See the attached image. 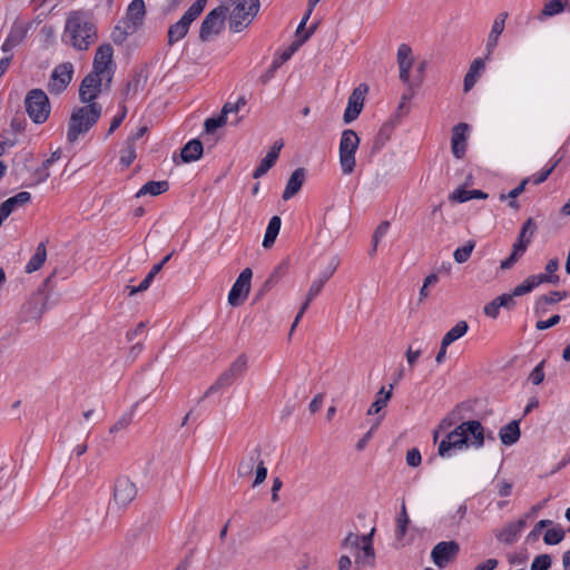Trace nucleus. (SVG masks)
I'll list each match as a JSON object with an SVG mask.
<instances>
[{"label":"nucleus","instance_id":"nucleus-1","mask_svg":"<svg viewBox=\"0 0 570 570\" xmlns=\"http://www.w3.org/2000/svg\"><path fill=\"white\" fill-rule=\"evenodd\" d=\"M484 441L482 424L476 420L465 421L446 434V438L439 444L438 453L444 458L452 449H463L469 445L479 449L484 445Z\"/></svg>","mask_w":570,"mask_h":570},{"label":"nucleus","instance_id":"nucleus-2","mask_svg":"<svg viewBox=\"0 0 570 570\" xmlns=\"http://www.w3.org/2000/svg\"><path fill=\"white\" fill-rule=\"evenodd\" d=\"M101 111L102 108L97 102L75 108L68 124L67 140L75 142L80 135L87 132L98 121Z\"/></svg>","mask_w":570,"mask_h":570},{"label":"nucleus","instance_id":"nucleus-3","mask_svg":"<svg viewBox=\"0 0 570 570\" xmlns=\"http://www.w3.org/2000/svg\"><path fill=\"white\" fill-rule=\"evenodd\" d=\"M66 29L70 35L73 47L79 50L88 49L97 37L95 26L86 21L78 12L68 18Z\"/></svg>","mask_w":570,"mask_h":570},{"label":"nucleus","instance_id":"nucleus-4","mask_svg":"<svg viewBox=\"0 0 570 570\" xmlns=\"http://www.w3.org/2000/svg\"><path fill=\"white\" fill-rule=\"evenodd\" d=\"M360 137L353 129H345L341 135L338 156L342 173L351 175L356 166L355 153L360 146Z\"/></svg>","mask_w":570,"mask_h":570},{"label":"nucleus","instance_id":"nucleus-5","mask_svg":"<svg viewBox=\"0 0 570 570\" xmlns=\"http://www.w3.org/2000/svg\"><path fill=\"white\" fill-rule=\"evenodd\" d=\"M27 114L36 124L45 122L50 115V102L41 89L30 90L24 98Z\"/></svg>","mask_w":570,"mask_h":570},{"label":"nucleus","instance_id":"nucleus-6","mask_svg":"<svg viewBox=\"0 0 570 570\" xmlns=\"http://www.w3.org/2000/svg\"><path fill=\"white\" fill-rule=\"evenodd\" d=\"M537 230V224L533 218H528L521 227L517 242L513 244L511 255L501 262L502 269L511 268L518 259L525 253L532 237Z\"/></svg>","mask_w":570,"mask_h":570},{"label":"nucleus","instance_id":"nucleus-7","mask_svg":"<svg viewBox=\"0 0 570 570\" xmlns=\"http://www.w3.org/2000/svg\"><path fill=\"white\" fill-rule=\"evenodd\" d=\"M259 10L258 0H243L233 7L229 14V28L233 32H239L246 28Z\"/></svg>","mask_w":570,"mask_h":570},{"label":"nucleus","instance_id":"nucleus-8","mask_svg":"<svg viewBox=\"0 0 570 570\" xmlns=\"http://www.w3.org/2000/svg\"><path fill=\"white\" fill-rule=\"evenodd\" d=\"M208 0H196L195 3L185 12L181 19L170 26L168 30V45L173 46L183 39L189 29L190 23L203 12Z\"/></svg>","mask_w":570,"mask_h":570},{"label":"nucleus","instance_id":"nucleus-9","mask_svg":"<svg viewBox=\"0 0 570 570\" xmlns=\"http://www.w3.org/2000/svg\"><path fill=\"white\" fill-rule=\"evenodd\" d=\"M263 451L259 445L247 446L235 462L234 471L238 479H249L261 463Z\"/></svg>","mask_w":570,"mask_h":570},{"label":"nucleus","instance_id":"nucleus-10","mask_svg":"<svg viewBox=\"0 0 570 570\" xmlns=\"http://www.w3.org/2000/svg\"><path fill=\"white\" fill-rule=\"evenodd\" d=\"M112 56L114 50L109 43H105L100 46L94 59V70L91 73H97V76L106 79L107 85L112 80Z\"/></svg>","mask_w":570,"mask_h":570},{"label":"nucleus","instance_id":"nucleus-11","mask_svg":"<svg viewBox=\"0 0 570 570\" xmlns=\"http://www.w3.org/2000/svg\"><path fill=\"white\" fill-rule=\"evenodd\" d=\"M226 12L219 8L212 10L202 22L199 39L203 42L208 41L212 37L218 36L225 26Z\"/></svg>","mask_w":570,"mask_h":570},{"label":"nucleus","instance_id":"nucleus-12","mask_svg":"<svg viewBox=\"0 0 570 570\" xmlns=\"http://www.w3.org/2000/svg\"><path fill=\"white\" fill-rule=\"evenodd\" d=\"M253 272L249 267L243 269L239 274L238 278L232 286V289L228 294V303L229 305L236 307L242 305L245 299L248 297L250 291V281H252Z\"/></svg>","mask_w":570,"mask_h":570},{"label":"nucleus","instance_id":"nucleus-13","mask_svg":"<svg viewBox=\"0 0 570 570\" xmlns=\"http://www.w3.org/2000/svg\"><path fill=\"white\" fill-rule=\"evenodd\" d=\"M375 533V528L367 534L362 535V546L355 553V566L360 569L362 568H374L375 566V550L373 546V537Z\"/></svg>","mask_w":570,"mask_h":570},{"label":"nucleus","instance_id":"nucleus-14","mask_svg":"<svg viewBox=\"0 0 570 570\" xmlns=\"http://www.w3.org/2000/svg\"><path fill=\"white\" fill-rule=\"evenodd\" d=\"M460 551V546L455 541L439 542L431 552L434 564L439 568H445L452 562Z\"/></svg>","mask_w":570,"mask_h":570},{"label":"nucleus","instance_id":"nucleus-15","mask_svg":"<svg viewBox=\"0 0 570 570\" xmlns=\"http://www.w3.org/2000/svg\"><path fill=\"white\" fill-rule=\"evenodd\" d=\"M73 67L70 62L57 66L51 75L48 89L51 94L59 95L62 92L72 79Z\"/></svg>","mask_w":570,"mask_h":570},{"label":"nucleus","instance_id":"nucleus-16","mask_svg":"<svg viewBox=\"0 0 570 570\" xmlns=\"http://www.w3.org/2000/svg\"><path fill=\"white\" fill-rule=\"evenodd\" d=\"M367 90V86L360 85L352 91L351 96L348 97L347 107L343 116L345 124L352 122L360 116L364 107V100Z\"/></svg>","mask_w":570,"mask_h":570},{"label":"nucleus","instance_id":"nucleus-17","mask_svg":"<svg viewBox=\"0 0 570 570\" xmlns=\"http://www.w3.org/2000/svg\"><path fill=\"white\" fill-rule=\"evenodd\" d=\"M105 78L97 73H88L81 81L79 88V98L83 104H91L98 97Z\"/></svg>","mask_w":570,"mask_h":570},{"label":"nucleus","instance_id":"nucleus-18","mask_svg":"<svg viewBox=\"0 0 570 570\" xmlns=\"http://www.w3.org/2000/svg\"><path fill=\"white\" fill-rule=\"evenodd\" d=\"M469 125L460 122L452 128L451 149L455 158L461 159L466 150V132Z\"/></svg>","mask_w":570,"mask_h":570},{"label":"nucleus","instance_id":"nucleus-19","mask_svg":"<svg viewBox=\"0 0 570 570\" xmlns=\"http://www.w3.org/2000/svg\"><path fill=\"white\" fill-rule=\"evenodd\" d=\"M335 271V267L332 269V272L327 275H323L322 277L315 279L309 288H308V292L306 294V299L305 302L302 304L301 308H299V312L297 313L295 320H294V323L292 325V328H291V333L294 331V328L296 327V325L298 324L301 317L303 316V314L305 313V311L308 308L309 306V303L314 299L315 296L318 295V293L322 291L324 284L326 283V281L331 277V275L334 273Z\"/></svg>","mask_w":570,"mask_h":570},{"label":"nucleus","instance_id":"nucleus-20","mask_svg":"<svg viewBox=\"0 0 570 570\" xmlns=\"http://www.w3.org/2000/svg\"><path fill=\"white\" fill-rule=\"evenodd\" d=\"M414 58L410 46L402 43L397 49V63L400 69V79L404 83L410 82V70L413 66Z\"/></svg>","mask_w":570,"mask_h":570},{"label":"nucleus","instance_id":"nucleus-21","mask_svg":"<svg viewBox=\"0 0 570 570\" xmlns=\"http://www.w3.org/2000/svg\"><path fill=\"white\" fill-rule=\"evenodd\" d=\"M559 282V276H548L544 274L532 275L523 281L520 285L514 287L513 295L522 296L529 292H531L534 287L542 283H551L557 284Z\"/></svg>","mask_w":570,"mask_h":570},{"label":"nucleus","instance_id":"nucleus-22","mask_svg":"<svg viewBox=\"0 0 570 570\" xmlns=\"http://www.w3.org/2000/svg\"><path fill=\"white\" fill-rule=\"evenodd\" d=\"M299 48V42H293L285 51H283L278 58H276L271 67L259 77L261 82L265 86L274 77L275 71L286 62L292 55Z\"/></svg>","mask_w":570,"mask_h":570},{"label":"nucleus","instance_id":"nucleus-23","mask_svg":"<svg viewBox=\"0 0 570 570\" xmlns=\"http://www.w3.org/2000/svg\"><path fill=\"white\" fill-rule=\"evenodd\" d=\"M284 144L282 140L275 141L271 150L267 153L265 158H263L257 166V168L254 171V178H259L261 176L265 175L269 168H272L275 164V161L278 158V154L281 149L283 148Z\"/></svg>","mask_w":570,"mask_h":570},{"label":"nucleus","instance_id":"nucleus-24","mask_svg":"<svg viewBox=\"0 0 570 570\" xmlns=\"http://www.w3.org/2000/svg\"><path fill=\"white\" fill-rule=\"evenodd\" d=\"M146 16V7L144 0H132L128 6L126 21L129 24H135V28H138L142 24L144 18Z\"/></svg>","mask_w":570,"mask_h":570},{"label":"nucleus","instance_id":"nucleus-25","mask_svg":"<svg viewBox=\"0 0 570 570\" xmlns=\"http://www.w3.org/2000/svg\"><path fill=\"white\" fill-rule=\"evenodd\" d=\"M305 180V170L304 168H297L295 169L285 187V190L283 193V199L288 200L292 197H294L302 188L303 183Z\"/></svg>","mask_w":570,"mask_h":570},{"label":"nucleus","instance_id":"nucleus-26","mask_svg":"<svg viewBox=\"0 0 570 570\" xmlns=\"http://www.w3.org/2000/svg\"><path fill=\"white\" fill-rule=\"evenodd\" d=\"M508 18V12H502L493 22L492 29L490 31L488 42H487V59L492 53L493 49L497 47L499 37L504 30L505 19Z\"/></svg>","mask_w":570,"mask_h":570},{"label":"nucleus","instance_id":"nucleus-27","mask_svg":"<svg viewBox=\"0 0 570 570\" xmlns=\"http://www.w3.org/2000/svg\"><path fill=\"white\" fill-rule=\"evenodd\" d=\"M31 199V195L28 191H20L13 197L8 198L0 205V210L6 218L18 207L28 204Z\"/></svg>","mask_w":570,"mask_h":570},{"label":"nucleus","instance_id":"nucleus-28","mask_svg":"<svg viewBox=\"0 0 570 570\" xmlns=\"http://www.w3.org/2000/svg\"><path fill=\"white\" fill-rule=\"evenodd\" d=\"M137 495L135 483L128 478L118 479L114 488L115 499H134Z\"/></svg>","mask_w":570,"mask_h":570},{"label":"nucleus","instance_id":"nucleus-29","mask_svg":"<svg viewBox=\"0 0 570 570\" xmlns=\"http://www.w3.org/2000/svg\"><path fill=\"white\" fill-rule=\"evenodd\" d=\"M203 155V144L198 139H193L187 142L180 151V157L184 163H191L198 160Z\"/></svg>","mask_w":570,"mask_h":570},{"label":"nucleus","instance_id":"nucleus-30","mask_svg":"<svg viewBox=\"0 0 570 570\" xmlns=\"http://www.w3.org/2000/svg\"><path fill=\"white\" fill-rule=\"evenodd\" d=\"M485 62L484 59L478 58L472 61L469 71L466 72L464 77V91L468 92L472 89V87L475 85L478 77L480 76L481 71L484 69Z\"/></svg>","mask_w":570,"mask_h":570},{"label":"nucleus","instance_id":"nucleus-31","mask_svg":"<svg viewBox=\"0 0 570 570\" xmlns=\"http://www.w3.org/2000/svg\"><path fill=\"white\" fill-rule=\"evenodd\" d=\"M499 436L504 445L514 444L520 438L519 422L514 420L501 428Z\"/></svg>","mask_w":570,"mask_h":570},{"label":"nucleus","instance_id":"nucleus-32","mask_svg":"<svg viewBox=\"0 0 570 570\" xmlns=\"http://www.w3.org/2000/svg\"><path fill=\"white\" fill-rule=\"evenodd\" d=\"M169 189V184L167 180L160 181H148L146 183L136 194V197L139 198L145 195L158 196L160 194L166 193Z\"/></svg>","mask_w":570,"mask_h":570},{"label":"nucleus","instance_id":"nucleus-33","mask_svg":"<svg viewBox=\"0 0 570 570\" xmlns=\"http://www.w3.org/2000/svg\"><path fill=\"white\" fill-rule=\"evenodd\" d=\"M393 385H390L389 390H385L384 386L377 392L375 401L372 403L370 409L367 410L368 415L377 414L383 407H385L389 401L392 397Z\"/></svg>","mask_w":570,"mask_h":570},{"label":"nucleus","instance_id":"nucleus-34","mask_svg":"<svg viewBox=\"0 0 570 570\" xmlns=\"http://www.w3.org/2000/svg\"><path fill=\"white\" fill-rule=\"evenodd\" d=\"M520 531L515 527L513 522L508 523L504 528L501 530H497L494 535L498 541L504 543V544H512L517 541L518 537L520 535Z\"/></svg>","mask_w":570,"mask_h":570},{"label":"nucleus","instance_id":"nucleus-35","mask_svg":"<svg viewBox=\"0 0 570 570\" xmlns=\"http://www.w3.org/2000/svg\"><path fill=\"white\" fill-rule=\"evenodd\" d=\"M281 218L278 216H273L268 223V226L265 232L264 240H263V247L271 248L281 229Z\"/></svg>","mask_w":570,"mask_h":570},{"label":"nucleus","instance_id":"nucleus-36","mask_svg":"<svg viewBox=\"0 0 570 570\" xmlns=\"http://www.w3.org/2000/svg\"><path fill=\"white\" fill-rule=\"evenodd\" d=\"M469 325L465 321H459L450 331L442 337L443 346L451 345L454 341L461 338L466 334Z\"/></svg>","mask_w":570,"mask_h":570},{"label":"nucleus","instance_id":"nucleus-37","mask_svg":"<svg viewBox=\"0 0 570 570\" xmlns=\"http://www.w3.org/2000/svg\"><path fill=\"white\" fill-rule=\"evenodd\" d=\"M46 258H47L46 246L43 243H40L37 246L36 253L33 254V256L30 258V261L26 265V272L30 274V273L38 271L46 262Z\"/></svg>","mask_w":570,"mask_h":570},{"label":"nucleus","instance_id":"nucleus-38","mask_svg":"<svg viewBox=\"0 0 570 570\" xmlns=\"http://www.w3.org/2000/svg\"><path fill=\"white\" fill-rule=\"evenodd\" d=\"M47 297L43 296L42 289L40 288L37 293L31 296V299L28 302V312L33 317H39L45 311Z\"/></svg>","mask_w":570,"mask_h":570},{"label":"nucleus","instance_id":"nucleus-39","mask_svg":"<svg viewBox=\"0 0 570 570\" xmlns=\"http://www.w3.org/2000/svg\"><path fill=\"white\" fill-rule=\"evenodd\" d=\"M137 31L135 24H129L126 21H122V24L116 26L112 32V40L115 43H122L129 35H132Z\"/></svg>","mask_w":570,"mask_h":570},{"label":"nucleus","instance_id":"nucleus-40","mask_svg":"<svg viewBox=\"0 0 570 570\" xmlns=\"http://www.w3.org/2000/svg\"><path fill=\"white\" fill-rule=\"evenodd\" d=\"M234 379H236V377L229 370L225 371L217 379V381L208 387V390L205 392L203 399L209 396L212 393H215L225 386H228L234 381Z\"/></svg>","mask_w":570,"mask_h":570},{"label":"nucleus","instance_id":"nucleus-41","mask_svg":"<svg viewBox=\"0 0 570 570\" xmlns=\"http://www.w3.org/2000/svg\"><path fill=\"white\" fill-rule=\"evenodd\" d=\"M24 37V31L21 27H14L11 29L8 38L6 39L4 43L2 45L3 51H10L12 48H14L17 45H19Z\"/></svg>","mask_w":570,"mask_h":570},{"label":"nucleus","instance_id":"nucleus-42","mask_svg":"<svg viewBox=\"0 0 570 570\" xmlns=\"http://www.w3.org/2000/svg\"><path fill=\"white\" fill-rule=\"evenodd\" d=\"M568 0H550L546 6L543 7L541 14L543 17H552L560 12H562L567 6Z\"/></svg>","mask_w":570,"mask_h":570},{"label":"nucleus","instance_id":"nucleus-43","mask_svg":"<svg viewBox=\"0 0 570 570\" xmlns=\"http://www.w3.org/2000/svg\"><path fill=\"white\" fill-rule=\"evenodd\" d=\"M61 157V150L58 149L53 153H51L50 157L48 159H46L43 163H42V166L41 168H39L37 170V174L39 175V181H43L46 180L50 174H49V167L57 160H59Z\"/></svg>","mask_w":570,"mask_h":570},{"label":"nucleus","instance_id":"nucleus-44","mask_svg":"<svg viewBox=\"0 0 570 570\" xmlns=\"http://www.w3.org/2000/svg\"><path fill=\"white\" fill-rule=\"evenodd\" d=\"M444 512L452 521H460L466 512V507L464 503L454 501L453 504L448 505L444 509Z\"/></svg>","mask_w":570,"mask_h":570},{"label":"nucleus","instance_id":"nucleus-45","mask_svg":"<svg viewBox=\"0 0 570 570\" xmlns=\"http://www.w3.org/2000/svg\"><path fill=\"white\" fill-rule=\"evenodd\" d=\"M409 522H410V520L407 517L406 508H405V504L403 503L401 507L400 515L397 518V525H396V532H395L397 540L403 539V537L405 535Z\"/></svg>","mask_w":570,"mask_h":570},{"label":"nucleus","instance_id":"nucleus-46","mask_svg":"<svg viewBox=\"0 0 570 570\" xmlns=\"http://www.w3.org/2000/svg\"><path fill=\"white\" fill-rule=\"evenodd\" d=\"M287 268H288V264L287 262H283L281 263L275 269L274 272L272 273V275L269 276V278L264 283L263 285V289H266L268 291L273 285L274 283L281 278L282 276H284L287 272Z\"/></svg>","mask_w":570,"mask_h":570},{"label":"nucleus","instance_id":"nucleus-47","mask_svg":"<svg viewBox=\"0 0 570 570\" xmlns=\"http://www.w3.org/2000/svg\"><path fill=\"white\" fill-rule=\"evenodd\" d=\"M132 422V414H124L121 415L110 428V434H117L127 430Z\"/></svg>","mask_w":570,"mask_h":570},{"label":"nucleus","instance_id":"nucleus-48","mask_svg":"<svg viewBox=\"0 0 570 570\" xmlns=\"http://www.w3.org/2000/svg\"><path fill=\"white\" fill-rule=\"evenodd\" d=\"M474 246L475 243L473 240H469L463 247H460L454 252V259L460 264L465 263L469 259Z\"/></svg>","mask_w":570,"mask_h":570},{"label":"nucleus","instance_id":"nucleus-49","mask_svg":"<svg viewBox=\"0 0 570 570\" xmlns=\"http://www.w3.org/2000/svg\"><path fill=\"white\" fill-rule=\"evenodd\" d=\"M362 546V535L355 533H348L342 541L341 547L344 549H351L357 551Z\"/></svg>","mask_w":570,"mask_h":570},{"label":"nucleus","instance_id":"nucleus-50","mask_svg":"<svg viewBox=\"0 0 570 570\" xmlns=\"http://www.w3.org/2000/svg\"><path fill=\"white\" fill-rule=\"evenodd\" d=\"M247 367V357L245 354H240L229 366V371L234 374L235 377L239 376L245 372Z\"/></svg>","mask_w":570,"mask_h":570},{"label":"nucleus","instance_id":"nucleus-51","mask_svg":"<svg viewBox=\"0 0 570 570\" xmlns=\"http://www.w3.org/2000/svg\"><path fill=\"white\" fill-rule=\"evenodd\" d=\"M551 567V558L549 554H540L534 558L530 566V570H548Z\"/></svg>","mask_w":570,"mask_h":570},{"label":"nucleus","instance_id":"nucleus-52","mask_svg":"<svg viewBox=\"0 0 570 570\" xmlns=\"http://www.w3.org/2000/svg\"><path fill=\"white\" fill-rule=\"evenodd\" d=\"M564 538V531L562 529H549L544 534V542L547 544H558Z\"/></svg>","mask_w":570,"mask_h":570},{"label":"nucleus","instance_id":"nucleus-53","mask_svg":"<svg viewBox=\"0 0 570 570\" xmlns=\"http://www.w3.org/2000/svg\"><path fill=\"white\" fill-rule=\"evenodd\" d=\"M136 158V150L135 145L131 144V140L126 141V149L124 151V155L120 157V163L128 167L132 164V161Z\"/></svg>","mask_w":570,"mask_h":570},{"label":"nucleus","instance_id":"nucleus-54","mask_svg":"<svg viewBox=\"0 0 570 570\" xmlns=\"http://www.w3.org/2000/svg\"><path fill=\"white\" fill-rule=\"evenodd\" d=\"M254 472H255V480L252 485L255 488V487L261 485L267 478V466H266V463L263 458L261 460V463H258L256 465Z\"/></svg>","mask_w":570,"mask_h":570},{"label":"nucleus","instance_id":"nucleus-55","mask_svg":"<svg viewBox=\"0 0 570 570\" xmlns=\"http://www.w3.org/2000/svg\"><path fill=\"white\" fill-rule=\"evenodd\" d=\"M226 117L219 115L216 118L206 119L204 126L207 134L214 132L217 128L224 126L226 124Z\"/></svg>","mask_w":570,"mask_h":570},{"label":"nucleus","instance_id":"nucleus-56","mask_svg":"<svg viewBox=\"0 0 570 570\" xmlns=\"http://www.w3.org/2000/svg\"><path fill=\"white\" fill-rule=\"evenodd\" d=\"M460 411L453 410L449 415H446L444 419L441 420L439 424V430H446L454 425L458 421L461 420L460 417Z\"/></svg>","mask_w":570,"mask_h":570},{"label":"nucleus","instance_id":"nucleus-57","mask_svg":"<svg viewBox=\"0 0 570 570\" xmlns=\"http://www.w3.org/2000/svg\"><path fill=\"white\" fill-rule=\"evenodd\" d=\"M246 105V100L244 97H239L236 104L226 102L220 111V115L227 118L229 112H237L242 107Z\"/></svg>","mask_w":570,"mask_h":570},{"label":"nucleus","instance_id":"nucleus-58","mask_svg":"<svg viewBox=\"0 0 570 570\" xmlns=\"http://www.w3.org/2000/svg\"><path fill=\"white\" fill-rule=\"evenodd\" d=\"M543 365L544 361L540 362L530 373L529 379L534 385L541 384L544 380Z\"/></svg>","mask_w":570,"mask_h":570},{"label":"nucleus","instance_id":"nucleus-59","mask_svg":"<svg viewBox=\"0 0 570 570\" xmlns=\"http://www.w3.org/2000/svg\"><path fill=\"white\" fill-rule=\"evenodd\" d=\"M539 509H541V505H540V504L532 507L530 512L525 513V514H524V515H522L518 521L513 522L520 532H522V530H523V529L527 527V524H528V520H529L530 518H533V517H534V514L538 512V510H539Z\"/></svg>","mask_w":570,"mask_h":570},{"label":"nucleus","instance_id":"nucleus-60","mask_svg":"<svg viewBox=\"0 0 570 570\" xmlns=\"http://www.w3.org/2000/svg\"><path fill=\"white\" fill-rule=\"evenodd\" d=\"M528 183H529V178H524L519 184V186L513 188L508 195L501 194L500 195V200H505L507 198L515 199L518 196H520L524 191L525 186H527Z\"/></svg>","mask_w":570,"mask_h":570},{"label":"nucleus","instance_id":"nucleus-61","mask_svg":"<svg viewBox=\"0 0 570 570\" xmlns=\"http://www.w3.org/2000/svg\"><path fill=\"white\" fill-rule=\"evenodd\" d=\"M422 458L417 449L409 450L406 453V463L410 466L416 468L421 464Z\"/></svg>","mask_w":570,"mask_h":570},{"label":"nucleus","instance_id":"nucleus-62","mask_svg":"<svg viewBox=\"0 0 570 570\" xmlns=\"http://www.w3.org/2000/svg\"><path fill=\"white\" fill-rule=\"evenodd\" d=\"M471 199V190L459 188L450 195V200L464 203Z\"/></svg>","mask_w":570,"mask_h":570},{"label":"nucleus","instance_id":"nucleus-63","mask_svg":"<svg viewBox=\"0 0 570 570\" xmlns=\"http://www.w3.org/2000/svg\"><path fill=\"white\" fill-rule=\"evenodd\" d=\"M560 322V315L556 314L547 321H538L535 324L537 330L543 331L557 325Z\"/></svg>","mask_w":570,"mask_h":570},{"label":"nucleus","instance_id":"nucleus-64","mask_svg":"<svg viewBox=\"0 0 570 570\" xmlns=\"http://www.w3.org/2000/svg\"><path fill=\"white\" fill-rule=\"evenodd\" d=\"M567 296L566 292H551L549 295H543L540 299L547 304H554Z\"/></svg>","mask_w":570,"mask_h":570}]
</instances>
